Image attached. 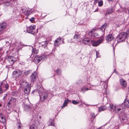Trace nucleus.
I'll return each instance as SVG.
<instances>
[{"instance_id": "bb28decb", "label": "nucleus", "mask_w": 129, "mask_h": 129, "mask_svg": "<svg viewBox=\"0 0 129 129\" xmlns=\"http://www.w3.org/2000/svg\"><path fill=\"white\" fill-rule=\"evenodd\" d=\"M1 120L0 119V121L2 123H4L6 122V120L5 118L3 117H1Z\"/></svg>"}, {"instance_id": "39448f33", "label": "nucleus", "mask_w": 129, "mask_h": 129, "mask_svg": "<svg viewBox=\"0 0 129 129\" xmlns=\"http://www.w3.org/2000/svg\"><path fill=\"white\" fill-rule=\"evenodd\" d=\"M23 84L24 88V93L26 94H27L30 91V85L28 83H23Z\"/></svg>"}, {"instance_id": "f3484780", "label": "nucleus", "mask_w": 129, "mask_h": 129, "mask_svg": "<svg viewBox=\"0 0 129 129\" xmlns=\"http://www.w3.org/2000/svg\"><path fill=\"white\" fill-rule=\"evenodd\" d=\"M31 11L30 9L28 8L26 9L25 11L24 12V14L27 15H28L30 14L31 13Z\"/></svg>"}, {"instance_id": "ddd939ff", "label": "nucleus", "mask_w": 129, "mask_h": 129, "mask_svg": "<svg viewBox=\"0 0 129 129\" xmlns=\"http://www.w3.org/2000/svg\"><path fill=\"white\" fill-rule=\"evenodd\" d=\"M35 29V26H31L28 27L27 28V31L28 32L31 33L32 34H34V30Z\"/></svg>"}, {"instance_id": "6e6552de", "label": "nucleus", "mask_w": 129, "mask_h": 129, "mask_svg": "<svg viewBox=\"0 0 129 129\" xmlns=\"http://www.w3.org/2000/svg\"><path fill=\"white\" fill-rule=\"evenodd\" d=\"M3 91H6L9 87V85L7 82L4 81L1 83V86Z\"/></svg>"}, {"instance_id": "c03bdc74", "label": "nucleus", "mask_w": 129, "mask_h": 129, "mask_svg": "<svg viewBox=\"0 0 129 129\" xmlns=\"http://www.w3.org/2000/svg\"><path fill=\"white\" fill-rule=\"evenodd\" d=\"M39 118H40V119H41V118H42V117L41 116H40L39 117Z\"/></svg>"}, {"instance_id": "e433bc0d", "label": "nucleus", "mask_w": 129, "mask_h": 129, "mask_svg": "<svg viewBox=\"0 0 129 129\" xmlns=\"http://www.w3.org/2000/svg\"><path fill=\"white\" fill-rule=\"evenodd\" d=\"M96 57H100L99 53L97 51L96 52Z\"/></svg>"}, {"instance_id": "9b49d317", "label": "nucleus", "mask_w": 129, "mask_h": 129, "mask_svg": "<svg viewBox=\"0 0 129 129\" xmlns=\"http://www.w3.org/2000/svg\"><path fill=\"white\" fill-rule=\"evenodd\" d=\"M7 59L10 63L12 64H13L17 60L14 57L10 56H8Z\"/></svg>"}, {"instance_id": "f704fd0d", "label": "nucleus", "mask_w": 129, "mask_h": 129, "mask_svg": "<svg viewBox=\"0 0 129 129\" xmlns=\"http://www.w3.org/2000/svg\"><path fill=\"white\" fill-rule=\"evenodd\" d=\"M72 103L73 104L76 105L78 104L79 103V102H77L76 101L73 100H72Z\"/></svg>"}, {"instance_id": "79ce46f5", "label": "nucleus", "mask_w": 129, "mask_h": 129, "mask_svg": "<svg viewBox=\"0 0 129 129\" xmlns=\"http://www.w3.org/2000/svg\"><path fill=\"white\" fill-rule=\"evenodd\" d=\"M98 10V8H97L94 11V12H97Z\"/></svg>"}, {"instance_id": "0eeeda50", "label": "nucleus", "mask_w": 129, "mask_h": 129, "mask_svg": "<svg viewBox=\"0 0 129 129\" xmlns=\"http://www.w3.org/2000/svg\"><path fill=\"white\" fill-rule=\"evenodd\" d=\"M104 39V37H102L101 39L96 41H95L93 40L91 41L92 45L94 46H97L101 44L103 41Z\"/></svg>"}, {"instance_id": "7c9ffc66", "label": "nucleus", "mask_w": 129, "mask_h": 129, "mask_svg": "<svg viewBox=\"0 0 129 129\" xmlns=\"http://www.w3.org/2000/svg\"><path fill=\"white\" fill-rule=\"evenodd\" d=\"M88 89V88H85L84 87H83L81 88V91L83 92H84L86 91Z\"/></svg>"}, {"instance_id": "9d476101", "label": "nucleus", "mask_w": 129, "mask_h": 129, "mask_svg": "<svg viewBox=\"0 0 129 129\" xmlns=\"http://www.w3.org/2000/svg\"><path fill=\"white\" fill-rule=\"evenodd\" d=\"M22 74V72L20 70H17L13 72L12 73L13 77L15 78H17L20 76Z\"/></svg>"}, {"instance_id": "de8ad7c7", "label": "nucleus", "mask_w": 129, "mask_h": 129, "mask_svg": "<svg viewBox=\"0 0 129 129\" xmlns=\"http://www.w3.org/2000/svg\"><path fill=\"white\" fill-rule=\"evenodd\" d=\"M116 128L117 129H118L119 128V127L118 126Z\"/></svg>"}, {"instance_id": "7ed1b4c3", "label": "nucleus", "mask_w": 129, "mask_h": 129, "mask_svg": "<svg viewBox=\"0 0 129 129\" xmlns=\"http://www.w3.org/2000/svg\"><path fill=\"white\" fill-rule=\"evenodd\" d=\"M51 95V94L47 93V92H41L40 95V100L41 102H43L46 100L49 97H50L49 95Z\"/></svg>"}, {"instance_id": "09e8293b", "label": "nucleus", "mask_w": 129, "mask_h": 129, "mask_svg": "<svg viewBox=\"0 0 129 129\" xmlns=\"http://www.w3.org/2000/svg\"><path fill=\"white\" fill-rule=\"evenodd\" d=\"M2 48H0V51H1L2 50Z\"/></svg>"}, {"instance_id": "603ef678", "label": "nucleus", "mask_w": 129, "mask_h": 129, "mask_svg": "<svg viewBox=\"0 0 129 129\" xmlns=\"http://www.w3.org/2000/svg\"><path fill=\"white\" fill-rule=\"evenodd\" d=\"M122 105H122V106H122ZM121 107H122V106H121Z\"/></svg>"}, {"instance_id": "2f4dec72", "label": "nucleus", "mask_w": 129, "mask_h": 129, "mask_svg": "<svg viewBox=\"0 0 129 129\" xmlns=\"http://www.w3.org/2000/svg\"><path fill=\"white\" fill-rule=\"evenodd\" d=\"M36 127L34 124H33L30 127V129H36Z\"/></svg>"}, {"instance_id": "a211bd4d", "label": "nucleus", "mask_w": 129, "mask_h": 129, "mask_svg": "<svg viewBox=\"0 0 129 129\" xmlns=\"http://www.w3.org/2000/svg\"><path fill=\"white\" fill-rule=\"evenodd\" d=\"M48 42L46 41L44 42H42L39 44V45L40 46H41L44 48H45L47 45Z\"/></svg>"}, {"instance_id": "f03ea898", "label": "nucleus", "mask_w": 129, "mask_h": 129, "mask_svg": "<svg viewBox=\"0 0 129 129\" xmlns=\"http://www.w3.org/2000/svg\"><path fill=\"white\" fill-rule=\"evenodd\" d=\"M127 37V36L126 33L122 32L118 35L117 38V40L119 42L124 41Z\"/></svg>"}, {"instance_id": "5701e85b", "label": "nucleus", "mask_w": 129, "mask_h": 129, "mask_svg": "<svg viewBox=\"0 0 129 129\" xmlns=\"http://www.w3.org/2000/svg\"><path fill=\"white\" fill-rule=\"evenodd\" d=\"M30 108V106L27 105H25L24 107V110L26 111H29Z\"/></svg>"}, {"instance_id": "a878e982", "label": "nucleus", "mask_w": 129, "mask_h": 129, "mask_svg": "<svg viewBox=\"0 0 129 129\" xmlns=\"http://www.w3.org/2000/svg\"><path fill=\"white\" fill-rule=\"evenodd\" d=\"M49 123H50V124L48 126L52 125L54 126V120L53 119L50 120L49 121Z\"/></svg>"}, {"instance_id": "4c0bfd02", "label": "nucleus", "mask_w": 129, "mask_h": 129, "mask_svg": "<svg viewBox=\"0 0 129 129\" xmlns=\"http://www.w3.org/2000/svg\"><path fill=\"white\" fill-rule=\"evenodd\" d=\"M110 109H109V110L110 111H112V109L113 108V105H112L111 106L110 105Z\"/></svg>"}, {"instance_id": "3c124183", "label": "nucleus", "mask_w": 129, "mask_h": 129, "mask_svg": "<svg viewBox=\"0 0 129 129\" xmlns=\"http://www.w3.org/2000/svg\"><path fill=\"white\" fill-rule=\"evenodd\" d=\"M94 0L95 1H97L98 0Z\"/></svg>"}, {"instance_id": "37998d69", "label": "nucleus", "mask_w": 129, "mask_h": 129, "mask_svg": "<svg viewBox=\"0 0 129 129\" xmlns=\"http://www.w3.org/2000/svg\"><path fill=\"white\" fill-rule=\"evenodd\" d=\"M116 73V74H117V72L116 71V70H114V71H113V73Z\"/></svg>"}, {"instance_id": "1a4fd4ad", "label": "nucleus", "mask_w": 129, "mask_h": 129, "mask_svg": "<svg viewBox=\"0 0 129 129\" xmlns=\"http://www.w3.org/2000/svg\"><path fill=\"white\" fill-rule=\"evenodd\" d=\"M7 26V23L5 22L0 23V33L1 34L3 33L5 29Z\"/></svg>"}, {"instance_id": "aec40b11", "label": "nucleus", "mask_w": 129, "mask_h": 129, "mask_svg": "<svg viewBox=\"0 0 129 129\" xmlns=\"http://www.w3.org/2000/svg\"><path fill=\"white\" fill-rule=\"evenodd\" d=\"M69 102H71V101H70L68 99H67L65 100L64 102V103L63 105V106L62 107V108H63L65 107V106H66L67 105V103Z\"/></svg>"}, {"instance_id": "c756f323", "label": "nucleus", "mask_w": 129, "mask_h": 129, "mask_svg": "<svg viewBox=\"0 0 129 129\" xmlns=\"http://www.w3.org/2000/svg\"><path fill=\"white\" fill-rule=\"evenodd\" d=\"M98 3V6L99 7L102 6L103 5V2L102 1H99Z\"/></svg>"}, {"instance_id": "cd10ccee", "label": "nucleus", "mask_w": 129, "mask_h": 129, "mask_svg": "<svg viewBox=\"0 0 129 129\" xmlns=\"http://www.w3.org/2000/svg\"><path fill=\"white\" fill-rule=\"evenodd\" d=\"M41 60L43 59H45L47 57V56L45 55H44L41 56H40Z\"/></svg>"}, {"instance_id": "49530a36", "label": "nucleus", "mask_w": 129, "mask_h": 129, "mask_svg": "<svg viewBox=\"0 0 129 129\" xmlns=\"http://www.w3.org/2000/svg\"><path fill=\"white\" fill-rule=\"evenodd\" d=\"M108 0L109 1H112L113 0Z\"/></svg>"}, {"instance_id": "f8f14e48", "label": "nucleus", "mask_w": 129, "mask_h": 129, "mask_svg": "<svg viewBox=\"0 0 129 129\" xmlns=\"http://www.w3.org/2000/svg\"><path fill=\"white\" fill-rule=\"evenodd\" d=\"M37 75V72L35 71L34 72L31 76L30 80L31 82H34L36 79Z\"/></svg>"}, {"instance_id": "ea45409f", "label": "nucleus", "mask_w": 129, "mask_h": 129, "mask_svg": "<svg viewBox=\"0 0 129 129\" xmlns=\"http://www.w3.org/2000/svg\"><path fill=\"white\" fill-rule=\"evenodd\" d=\"M127 34V35H128L129 36V29H128L126 31V33Z\"/></svg>"}, {"instance_id": "4468645a", "label": "nucleus", "mask_w": 129, "mask_h": 129, "mask_svg": "<svg viewBox=\"0 0 129 129\" xmlns=\"http://www.w3.org/2000/svg\"><path fill=\"white\" fill-rule=\"evenodd\" d=\"M119 82L120 85L123 87H125L126 86V82L125 80L121 78L119 80Z\"/></svg>"}, {"instance_id": "c9c22d12", "label": "nucleus", "mask_w": 129, "mask_h": 129, "mask_svg": "<svg viewBox=\"0 0 129 129\" xmlns=\"http://www.w3.org/2000/svg\"><path fill=\"white\" fill-rule=\"evenodd\" d=\"M56 73L58 74H61V71L59 69H57L56 71Z\"/></svg>"}, {"instance_id": "473e14b6", "label": "nucleus", "mask_w": 129, "mask_h": 129, "mask_svg": "<svg viewBox=\"0 0 129 129\" xmlns=\"http://www.w3.org/2000/svg\"><path fill=\"white\" fill-rule=\"evenodd\" d=\"M113 10L112 9H108L107 10L108 13V14H110L112 12Z\"/></svg>"}, {"instance_id": "6ab92c4d", "label": "nucleus", "mask_w": 129, "mask_h": 129, "mask_svg": "<svg viewBox=\"0 0 129 129\" xmlns=\"http://www.w3.org/2000/svg\"><path fill=\"white\" fill-rule=\"evenodd\" d=\"M113 39V36L112 35H110L106 36V39L109 42H110Z\"/></svg>"}, {"instance_id": "f257e3e1", "label": "nucleus", "mask_w": 129, "mask_h": 129, "mask_svg": "<svg viewBox=\"0 0 129 129\" xmlns=\"http://www.w3.org/2000/svg\"><path fill=\"white\" fill-rule=\"evenodd\" d=\"M119 118L122 123H125L129 121V114L123 113L119 116Z\"/></svg>"}, {"instance_id": "b1692460", "label": "nucleus", "mask_w": 129, "mask_h": 129, "mask_svg": "<svg viewBox=\"0 0 129 129\" xmlns=\"http://www.w3.org/2000/svg\"><path fill=\"white\" fill-rule=\"evenodd\" d=\"M89 41V40L87 38H85L83 39V42L84 44H87Z\"/></svg>"}, {"instance_id": "dca6fc26", "label": "nucleus", "mask_w": 129, "mask_h": 129, "mask_svg": "<svg viewBox=\"0 0 129 129\" xmlns=\"http://www.w3.org/2000/svg\"><path fill=\"white\" fill-rule=\"evenodd\" d=\"M95 30L94 29L90 31V33L91 34V36L93 38H98L99 37V35L97 33H92Z\"/></svg>"}, {"instance_id": "423d86ee", "label": "nucleus", "mask_w": 129, "mask_h": 129, "mask_svg": "<svg viewBox=\"0 0 129 129\" xmlns=\"http://www.w3.org/2000/svg\"><path fill=\"white\" fill-rule=\"evenodd\" d=\"M122 105H124V107H122L121 108H120L117 109V112L119 111L121 109L124 108L125 107L127 108H129V99L126 98L124 100L123 103L122 104Z\"/></svg>"}, {"instance_id": "58836bf2", "label": "nucleus", "mask_w": 129, "mask_h": 129, "mask_svg": "<svg viewBox=\"0 0 129 129\" xmlns=\"http://www.w3.org/2000/svg\"><path fill=\"white\" fill-rule=\"evenodd\" d=\"M3 91H3V90L1 87L0 86V94L2 93Z\"/></svg>"}, {"instance_id": "c85d7f7f", "label": "nucleus", "mask_w": 129, "mask_h": 129, "mask_svg": "<svg viewBox=\"0 0 129 129\" xmlns=\"http://www.w3.org/2000/svg\"><path fill=\"white\" fill-rule=\"evenodd\" d=\"M32 51L33 53L37 54L38 53V50H36L35 49L33 48Z\"/></svg>"}, {"instance_id": "72a5a7b5", "label": "nucleus", "mask_w": 129, "mask_h": 129, "mask_svg": "<svg viewBox=\"0 0 129 129\" xmlns=\"http://www.w3.org/2000/svg\"><path fill=\"white\" fill-rule=\"evenodd\" d=\"M80 37L79 35H75L74 36V38L75 39H79L80 38Z\"/></svg>"}, {"instance_id": "393cba45", "label": "nucleus", "mask_w": 129, "mask_h": 129, "mask_svg": "<svg viewBox=\"0 0 129 129\" xmlns=\"http://www.w3.org/2000/svg\"><path fill=\"white\" fill-rule=\"evenodd\" d=\"M107 26V24H105L104 25H103L102 27H101V29L102 31L103 30L104 31Z\"/></svg>"}, {"instance_id": "4be33fe9", "label": "nucleus", "mask_w": 129, "mask_h": 129, "mask_svg": "<svg viewBox=\"0 0 129 129\" xmlns=\"http://www.w3.org/2000/svg\"><path fill=\"white\" fill-rule=\"evenodd\" d=\"M107 108L106 106H102L99 108V111H103L106 110Z\"/></svg>"}, {"instance_id": "20e7f679", "label": "nucleus", "mask_w": 129, "mask_h": 129, "mask_svg": "<svg viewBox=\"0 0 129 129\" xmlns=\"http://www.w3.org/2000/svg\"><path fill=\"white\" fill-rule=\"evenodd\" d=\"M16 100L15 98H12L7 103V105L8 107H14L16 104Z\"/></svg>"}, {"instance_id": "2eb2a0df", "label": "nucleus", "mask_w": 129, "mask_h": 129, "mask_svg": "<svg viewBox=\"0 0 129 129\" xmlns=\"http://www.w3.org/2000/svg\"><path fill=\"white\" fill-rule=\"evenodd\" d=\"M41 60V59L40 56H35L34 58V61L35 63L37 64L40 62Z\"/></svg>"}, {"instance_id": "a18cd8bd", "label": "nucleus", "mask_w": 129, "mask_h": 129, "mask_svg": "<svg viewBox=\"0 0 129 129\" xmlns=\"http://www.w3.org/2000/svg\"><path fill=\"white\" fill-rule=\"evenodd\" d=\"M18 128H20V127H21V126H20V125H19V126H18Z\"/></svg>"}, {"instance_id": "412c9836", "label": "nucleus", "mask_w": 129, "mask_h": 129, "mask_svg": "<svg viewBox=\"0 0 129 129\" xmlns=\"http://www.w3.org/2000/svg\"><path fill=\"white\" fill-rule=\"evenodd\" d=\"M61 38L59 37L57 38V39L55 40V42L54 43L55 46H56L57 45V43L59 42H60L61 41Z\"/></svg>"}, {"instance_id": "864d4df0", "label": "nucleus", "mask_w": 129, "mask_h": 129, "mask_svg": "<svg viewBox=\"0 0 129 129\" xmlns=\"http://www.w3.org/2000/svg\"><path fill=\"white\" fill-rule=\"evenodd\" d=\"M128 11H129V10H128Z\"/></svg>"}, {"instance_id": "a19ab883", "label": "nucleus", "mask_w": 129, "mask_h": 129, "mask_svg": "<svg viewBox=\"0 0 129 129\" xmlns=\"http://www.w3.org/2000/svg\"><path fill=\"white\" fill-rule=\"evenodd\" d=\"M30 20L31 22H33L34 20V18H32L31 19H30Z\"/></svg>"}, {"instance_id": "8fccbe9b", "label": "nucleus", "mask_w": 129, "mask_h": 129, "mask_svg": "<svg viewBox=\"0 0 129 129\" xmlns=\"http://www.w3.org/2000/svg\"><path fill=\"white\" fill-rule=\"evenodd\" d=\"M2 104L1 103H0V107H1L2 106Z\"/></svg>"}]
</instances>
